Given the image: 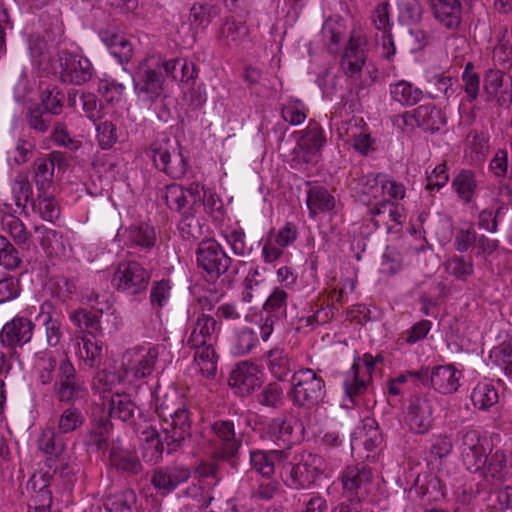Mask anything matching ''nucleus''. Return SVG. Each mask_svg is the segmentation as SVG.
Listing matches in <instances>:
<instances>
[{
	"label": "nucleus",
	"instance_id": "obj_1",
	"mask_svg": "<svg viewBox=\"0 0 512 512\" xmlns=\"http://www.w3.org/2000/svg\"><path fill=\"white\" fill-rule=\"evenodd\" d=\"M166 59L161 55L145 58L133 77V87L137 99L151 107L157 101L163 103L166 98Z\"/></svg>",
	"mask_w": 512,
	"mask_h": 512
},
{
	"label": "nucleus",
	"instance_id": "obj_2",
	"mask_svg": "<svg viewBox=\"0 0 512 512\" xmlns=\"http://www.w3.org/2000/svg\"><path fill=\"white\" fill-rule=\"evenodd\" d=\"M204 445L213 459L233 463L242 446V436L236 433L232 420H217L210 424Z\"/></svg>",
	"mask_w": 512,
	"mask_h": 512
},
{
	"label": "nucleus",
	"instance_id": "obj_3",
	"mask_svg": "<svg viewBox=\"0 0 512 512\" xmlns=\"http://www.w3.org/2000/svg\"><path fill=\"white\" fill-rule=\"evenodd\" d=\"M146 155L153 161L154 166L173 179L182 178L188 168L181 146L176 139L159 135L151 142Z\"/></svg>",
	"mask_w": 512,
	"mask_h": 512
},
{
	"label": "nucleus",
	"instance_id": "obj_4",
	"mask_svg": "<svg viewBox=\"0 0 512 512\" xmlns=\"http://www.w3.org/2000/svg\"><path fill=\"white\" fill-rule=\"evenodd\" d=\"M288 396L295 406L311 409L324 402L326 384L324 379L310 368L295 371L291 377Z\"/></svg>",
	"mask_w": 512,
	"mask_h": 512
},
{
	"label": "nucleus",
	"instance_id": "obj_5",
	"mask_svg": "<svg viewBox=\"0 0 512 512\" xmlns=\"http://www.w3.org/2000/svg\"><path fill=\"white\" fill-rule=\"evenodd\" d=\"M326 472L324 458L317 454L308 453L299 459L295 456L292 461L282 465L281 477L284 484L291 489L309 488L316 478Z\"/></svg>",
	"mask_w": 512,
	"mask_h": 512
},
{
	"label": "nucleus",
	"instance_id": "obj_6",
	"mask_svg": "<svg viewBox=\"0 0 512 512\" xmlns=\"http://www.w3.org/2000/svg\"><path fill=\"white\" fill-rule=\"evenodd\" d=\"M151 270L137 260L120 261L111 278L114 289L127 296L144 294L151 280Z\"/></svg>",
	"mask_w": 512,
	"mask_h": 512
},
{
	"label": "nucleus",
	"instance_id": "obj_7",
	"mask_svg": "<svg viewBox=\"0 0 512 512\" xmlns=\"http://www.w3.org/2000/svg\"><path fill=\"white\" fill-rule=\"evenodd\" d=\"M197 265L210 279L216 280L227 273L236 275L240 262L233 264L222 246L215 240L202 241L196 251Z\"/></svg>",
	"mask_w": 512,
	"mask_h": 512
},
{
	"label": "nucleus",
	"instance_id": "obj_8",
	"mask_svg": "<svg viewBox=\"0 0 512 512\" xmlns=\"http://www.w3.org/2000/svg\"><path fill=\"white\" fill-rule=\"evenodd\" d=\"M459 451L462 463L471 473L483 469L487 455L492 451V444L478 430L468 429L460 433Z\"/></svg>",
	"mask_w": 512,
	"mask_h": 512
},
{
	"label": "nucleus",
	"instance_id": "obj_9",
	"mask_svg": "<svg viewBox=\"0 0 512 512\" xmlns=\"http://www.w3.org/2000/svg\"><path fill=\"white\" fill-rule=\"evenodd\" d=\"M403 424L414 435H425L434 424V405L425 395L411 397L403 408Z\"/></svg>",
	"mask_w": 512,
	"mask_h": 512
},
{
	"label": "nucleus",
	"instance_id": "obj_10",
	"mask_svg": "<svg viewBox=\"0 0 512 512\" xmlns=\"http://www.w3.org/2000/svg\"><path fill=\"white\" fill-rule=\"evenodd\" d=\"M373 471L365 463L346 466L340 473L339 480L344 494L348 498L365 500L374 487Z\"/></svg>",
	"mask_w": 512,
	"mask_h": 512
},
{
	"label": "nucleus",
	"instance_id": "obj_11",
	"mask_svg": "<svg viewBox=\"0 0 512 512\" xmlns=\"http://www.w3.org/2000/svg\"><path fill=\"white\" fill-rule=\"evenodd\" d=\"M60 80L63 83L81 85L93 76V65L90 60L80 52L60 50L57 53Z\"/></svg>",
	"mask_w": 512,
	"mask_h": 512
},
{
	"label": "nucleus",
	"instance_id": "obj_12",
	"mask_svg": "<svg viewBox=\"0 0 512 512\" xmlns=\"http://www.w3.org/2000/svg\"><path fill=\"white\" fill-rule=\"evenodd\" d=\"M289 293L281 287H275L263 304L260 317V336L267 341L274 331V326L287 315Z\"/></svg>",
	"mask_w": 512,
	"mask_h": 512
},
{
	"label": "nucleus",
	"instance_id": "obj_13",
	"mask_svg": "<svg viewBox=\"0 0 512 512\" xmlns=\"http://www.w3.org/2000/svg\"><path fill=\"white\" fill-rule=\"evenodd\" d=\"M173 415L162 424V433L166 442L168 454L176 452L182 447L185 440L191 435V421L189 411L180 403Z\"/></svg>",
	"mask_w": 512,
	"mask_h": 512
},
{
	"label": "nucleus",
	"instance_id": "obj_14",
	"mask_svg": "<svg viewBox=\"0 0 512 512\" xmlns=\"http://www.w3.org/2000/svg\"><path fill=\"white\" fill-rule=\"evenodd\" d=\"M158 358L155 347H134L127 350L122 357V368L125 376L131 379H142L149 376Z\"/></svg>",
	"mask_w": 512,
	"mask_h": 512
},
{
	"label": "nucleus",
	"instance_id": "obj_15",
	"mask_svg": "<svg viewBox=\"0 0 512 512\" xmlns=\"http://www.w3.org/2000/svg\"><path fill=\"white\" fill-rule=\"evenodd\" d=\"M382 360L383 358L380 355L373 358L371 355L365 354L363 363H354L351 368L346 371L343 386L345 394L351 400L365 393L371 381V373L375 364Z\"/></svg>",
	"mask_w": 512,
	"mask_h": 512
},
{
	"label": "nucleus",
	"instance_id": "obj_16",
	"mask_svg": "<svg viewBox=\"0 0 512 512\" xmlns=\"http://www.w3.org/2000/svg\"><path fill=\"white\" fill-rule=\"evenodd\" d=\"M54 391L60 403L69 405L83 397L84 389L76 379V369L67 358L61 360L59 364Z\"/></svg>",
	"mask_w": 512,
	"mask_h": 512
},
{
	"label": "nucleus",
	"instance_id": "obj_17",
	"mask_svg": "<svg viewBox=\"0 0 512 512\" xmlns=\"http://www.w3.org/2000/svg\"><path fill=\"white\" fill-rule=\"evenodd\" d=\"M483 96L487 103L508 108L512 104V81L501 70L488 69L483 76Z\"/></svg>",
	"mask_w": 512,
	"mask_h": 512
},
{
	"label": "nucleus",
	"instance_id": "obj_18",
	"mask_svg": "<svg viewBox=\"0 0 512 512\" xmlns=\"http://www.w3.org/2000/svg\"><path fill=\"white\" fill-rule=\"evenodd\" d=\"M191 477L188 467L180 464L162 466L154 469L150 477V483L154 490L162 496H166L186 483Z\"/></svg>",
	"mask_w": 512,
	"mask_h": 512
},
{
	"label": "nucleus",
	"instance_id": "obj_19",
	"mask_svg": "<svg viewBox=\"0 0 512 512\" xmlns=\"http://www.w3.org/2000/svg\"><path fill=\"white\" fill-rule=\"evenodd\" d=\"M221 331V323L213 316L199 313L188 328V336L186 340L187 347H200L206 344H214L217 342Z\"/></svg>",
	"mask_w": 512,
	"mask_h": 512
},
{
	"label": "nucleus",
	"instance_id": "obj_20",
	"mask_svg": "<svg viewBox=\"0 0 512 512\" xmlns=\"http://www.w3.org/2000/svg\"><path fill=\"white\" fill-rule=\"evenodd\" d=\"M434 20L444 29L455 32L462 23L461 0H424Z\"/></svg>",
	"mask_w": 512,
	"mask_h": 512
},
{
	"label": "nucleus",
	"instance_id": "obj_21",
	"mask_svg": "<svg viewBox=\"0 0 512 512\" xmlns=\"http://www.w3.org/2000/svg\"><path fill=\"white\" fill-rule=\"evenodd\" d=\"M297 421L292 417L279 415L272 418L264 427V437L290 452L292 446L299 441L295 432Z\"/></svg>",
	"mask_w": 512,
	"mask_h": 512
},
{
	"label": "nucleus",
	"instance_id": "obj_22",
	"mask_svg": "<svg viewBox=\"0 0 512 512\" xmlns=\"http://www.w3.org/2000/svg\"><path fill=\"white\" fill-rule=\"evenodd\" d=\"M34 328L35 325L30 319L16 316L3 326L0 342L11 349L22 347L32 339Z\"/></svg>",
	"mask_w": 512,
	"mask_h": 512
},
{
	"label": "nucleus",
	"instance_id": "obj_23",
	"mask_svg": "<svg viewBox=\"0 0 512 512\" xmlns=\"http://www.w3.org/2000/svg\"><path fill=\"white\" fill-rule=\"evenodd\" d=\"M259 374L260 371L255 364L243 361L232 370L229 385L235 389L237 394L249 395L261 385Z\"/></svg>",
	"mask_w": 512,
	"mask_h": 512
},
{
	"label": "nucleus",
	"instance_id": "obj_24",
	"mask_svg": "<svg viewBox=\"0 0 512 512\" xmlns=\"http://www.w3.org/2000/svg\"><path fill=\"white\" fill-rule=\"evenodd\" d=\"M291 452L287 450H261L255 449L250 451L249 462L251 468L262 475L270 478L275 473L276 465L282 467L283 463L290 459Z\"/></svg>",
	"mask_w": 512,
	"mask_h": 512
},
{
	"label": "nucleus",
	"instance_id": "obj_25",
	"mask_svg": "<svg viewBox=\"0 0 512 512\" xmlns=\"http://www.w3.org/2000/svg\"><path fill=\"white\" fill-rule=\"evenodd\" d=\"M325 142L322 128L316 122H310L297 141L299 157L305 163H316L319 151Z\"/></svg>",
	"mask_w": 512,
	"mask_h": 512
},
{
	"label": "nucleus",
	"instance_id": "obj_26",
	"mask_svg": "<svg viewBox=\"0 0 512 512\" xmlns=\"http://www.w3.org/2000/svg\"><path fill=\"white\" fill-rule=\"evenodd\" d=\"M369 212L375 227H384L388 232L392 231L394 226L401 225L405 218L402 206L390 200L376 202L369 208Z\"/></svg>",
	"mask_w": 512,
	"mask_h": 512
},
{
	"label": "nucleus",
	"instance_id": "obj_27",
	"mask_svg": "<svg viewBox=\"0 0 512 512\" xmlns=\"http://www.w3.org/2000/svg\"><path fill=\"white\" fill-rule=\"evenodd\" d=\"M36 320L40 321L44 328L48 346L56 347L59 345L64 333L56 306L52 301L46 300L40 305Z\"/></svg>",
	"mask_w": 512,
	"mask_h": 512
},
{
	"label": "nucleus",
	"instance_id": "obj_28",
	"mask_svg": "<svg viewBox=\"0 0 512 512\" xmlns=\"http://www.w3.org/2000/svg\"><path fill=\"white\" fill-rule=\"evenodd\" d=\"M404 118L406 123L409 118L414 119L418 127L432 133L439 131L446 124L442 110L433 103H426L411 112H406Z\"/></svg>",
	"mask_w": 512,
	"mask_h": 512
},
{
	"label": "nucleus",
	"instance_id": "obj_29",
	"mask_svg": "<svg viewBox=\"0 0 512 512\" xmlns=\"http://www.w3.org/2000/svg\"><path fill=\"white\" fill-rule=\"evenodd\" d=\"M366 58V41L361 37H352L342 55L341 69L345 75L352 77L362 70Z\"/></svg>",
	"mask_w": 512,
	"mask_h": 512
},
{
	"label": "nucleus",
	"instance_id": "obj_30",
	"mask_svg": "<svg viewBox=\"0 0 512 512\" xmlns=\"http://www.w3.org/2000/svg\"><path fill=\"white\" fill-rule=\"evenodd\" d=\"M126 245L134 248L140 257V253H150L157 243L155 228L149 224L141 223L131 225L125 230Z\"/></svg>",
	"mask_w": 512,
	"mask_h": 512
},
{
	"label": "nucleus",
	"instance_id": "obj_31",
	"mask_svg": "<svg viewBox=\"0 0 512 512\" xmlns=\"http://www.w3.org/2000/svg\"><path fill=\"white\" fill-rule=\"evenodd\" d=\"M462 372L453 365H439L431 369L430 386L442 394H452L460 387Z\"/></svg>",
	"mask_w": 512,
	"mask_h": 512
},
{
	"label": "nucleus",
	"instance_id": "obj_32",
	"mask_svg": "<svg viewBox=\"0 0 512 512\" xmlns=\"http://www.w3.org/2000/svg\"><path fill=\"white\" fill-rule=\"evenodd\" d=\"M217 39L226 48H239L249 40V29L245 22L227 18L218 31Z\"/></svg>",
	"mask_w": 512,
	"mask_h": 512
},
{
	"label": "nucleus",
	"instance_id": "obj_33",
	"mask_svg": "<svg viewBox=\"0 0 512 512\" xmlns=\"http://www.w3.org/2000/svg\"><path fill=\"white\" fill-rule=\"evenodd\" d=\"M306 205L309 216L315 218L319 214L334 212L336 199L325 187L314 185L307 190Z\"/></svg>",
	"mask_w": 512,
	"mask_h": 512
},
{
	"label": "nucleus",
	"instance_id": "obj_34",
	"mask_svg": "<svg viewBox=\"0 0 512 512\" xmlns=\"http://www.w3.org/2000/svg\"><path fill=\"white\" fill-rule=\"evenodd\" d=\"M27 488L35 493L29 500L27 512H50L52 495L43 476L34 474L28 481Z\"/></svg>",
	"mask_w": 512,
	"mask_h": 512
},
{
	"label": "nucleus",
	"instance_id": "obj_35",
	"mask_svg": "<svg viewBox=\"0 0 512 512\" xmlns=\"http://www.w3.org/2000/svg\"><path fill=\"white\" fill-rule=\"evenodd\" d=\"M85 414L75 404L63 408L52 421V427L67 435L80 429L85 423Z\"/></svg>",
	"mask_w": 512,
	"mask_h": 512
},
{
	"label": "nucleus",
	"instance_id": "obj_36",
	"mask_svg": "<svg viewBox=\"0 0 512 512\" xmlns=\"http://www.w3.org/2000/svg\"><path fill=\"white\" fill-rule=\"evenodd\" d=\"M68 435L60 433L56 428L46 427L39 438V448L45 454L59 458L66 455Z\"/></svg>",
	"mask_w": 512,
	"mask_h": 512
},
{
	"label": "nucleus",
	"instance_id": "obj_37",
	"mask_svg": "<svg viewBox=\"0 0 512 512\" xmlns=\"http://www.w3.org/2000/svg\"><path fill=\"white\" fill-rule=\"evenodd\" d=\"M213 345L189 347L195 350L192 369L207 379L214 378L217 370V356Z\"/></svg>",
	"mask_w": 512,
	"mask_h": 512
},
{
	"label": "nucleus",
	"instance_id": "obj_38",
	"mask_svg": "<svg viewBox=\"0 0 512 512\" xmlns=\"http://www.w3.org/2000/svg\"><path fill=\"white\" fill-rule=\"evenodd\" d=\"M389 94L392 101L405 107L414 106L423 98V91L406 80H398L391 83L389 85Z\"/></svg>",
	"mask_w": 512,
	"mask_h": 512
},
{
	"label": "nucleus",
	"instance_id": "obj_39",
	"mask_svg": "<svg viewBox=\"0 0 512 512\" xmlns=\"http://www.w3.org/2000/svg\"><path fill=\"white\" fill-rule=\"evenodd\" d=\"M76 356L88 368H99L103 358L101 342L92 341L85 337H76Z\"/></svg>",
	"mask_w": 512,
	"mask_h": 512
},
{
	"label": "nucleus",
	"instance_id": "obj_40",
	"mask_svg": "<svg viewBox=\"0 0 512 512\" xmlns=\"http://www.w3.org/2000/svg\"><path fill=\"white\" fill-rule=\"evenodd\" d=\"M477 473L485 480L494 479L503 481L509 475V467L504 451L497 449L487 455V462L483 463V469Z\"/></svg>",
	"mask_w": 512,
	"mask_h": 512
},
{
	"label": "nucleus",
	"instance_id": "obj_41",
	"mask_svg": "<svg viewBox=\"0 0 512 512\" xmlns=\"http://www.w3.org/2000/svg\"><path fill=\"white\" fill-rule=\"evenodd\" d=\"M142 457L151 464H155L162 459L164 452V434L162 435L155 428H147L142 432Z\"/></svg>",
	"mask_w": 512,
	"mask_h": 512
},
{
	"label": "nucleus",
	"instance_id": "obj_42",
	"mask_svg": "<svg viewBox=\"0 0 512 512\" xmlns=\"http://www.w3.org/2000/svg\"><path fill=\"white\" fill-rule=\"evenodd\" d=\"M137 407L127 394H113L108 403L109 416L128 424H134Z\"/></svg>",
	"mask_w": 512,
	"mask_h": 512
},
{
	"label": "nucleus",
	"instance_id": "obj_43",
	"mask_svg": "<svg viewBox=\"0 0 512 512\" xmlns=\"http://www.w3.org/2000/svg\"><path fill=\"white\" fill-rule=\"evenodd\" d=\"M265 361L271 375L280 381H283L292 371V360L284 349L269 350Z\"/></svg>",
	"mask_w": 512,
	"mask_h": 512
},
{
	"label": "nucleus",
	"instance_id": "obj_44",
	"mask_svg": "<svg viewBox=\"0 0 512 512\" xmlns=\"http://www.w3.org/2000/svg\"><path fill=\"white\" fill-rule=\"evenodd\" d=\"M101 40L108 47L111 55L119 62L128 61L132 56L131 43L121 34L111 30H105L100 33Z\"/></svg>",
	"mask_w": 512,
	"mask_h": 512
},
{
	"label": "nucleus",
	"instance_id": "obj_45",
	"mask_svg": "<svg viewBox=\"0 0 512 512\" xmlns=\"http://www.w3.org/2000/svg\"><path fill=\"white\" fill-rule=\"evenodd\" d=\"M198 70L193 62L185 58L166 60V77L182 83H190L197 77Z\"/></svg>",
	"mask_w": 512,
	"mask_h": 512
},
{
	"label": "nucleus",
	"instance_id": "obj_46",
	"mask_svg": "<svg viewBox=\"0 0 512 512\" xmlns=\"http://www.w3.org/2000/svg\"><path fill=\"white\" fill-rule=\"evenodd\" d=\"M55 163L50 157L38 158L34 162V183L37 192H51L54 178Z\"/></svg>",
	"mask_w": 512,
	"mask_h": 512
},
{
	"label": "nucleus",
	"instance_id": "obj_47",
	"mask_svg": "<svg viewBox=\"0 0 512 512\" xmlns=\"http://www.w3.org/2000/svg\"><path fill=\"white\" fill-rule=\"evenodd\" d=\"M31 207L44 221L54 222L60 216V207L51 192H39L37 197L31 200Z\"/></svg>",
	"mask_w": 512,
	"mask_h": 512
},
{
	"label": "nucleus",
	"instance_id": "obj_48",
	"mask_svg": "<svg viewBox=\"0 0 512 512\" xmlns=\"http://www.w3.org/2000/svg\"><path fill=\"white\" fill-rule=\"evenodd\" d=\"M35 233L44 251L49 255L64 253L65 244L60 231L50 229L44 225L35 226Z\"/></svg>",
	"mask_w": 512,
	"mask_h": 512
},
{
	"label": "nucleus",
	"instance_id": "obj_49",
	"mask_svg": "<svg viewBox=\"0 0 512 512\" xmlns=\"http://www.w3.org/2000/svg\"><path fill=\"white\" fill-rule=\"evenodd\" d=\"M475 173L471 170H461L452 180V188L458 197L466 204L470 203L477 191Z\"/></svg>",
	"mask_w": 512,
	"mask_h": 512
},
{
	"label": "nucleus",
	"instance_id": "obj_50",
	"mask_svg": "<svg viewBox=\"0 0 512 512\" xmlns=\"http://www.w3.org/2000/svg\"><path fill=\"white\" fill-rule=\"evenodd\" d=\"M109 459L113 467L127 473L137 474L142 469L136 454L120 447H113L111 449Z\"/></svg>",
	"mask_w": 512,
	"mask_h": 512
},
{
	"label": "nucleus",
	"instance_id": "obj_51",
	"mask_svg": "<svg viewBox=\"0 0 512 512\" xmlns=\"http://www.w3.org/2000/svg\"><path fill=\"white\" fill-rule=\"evenodd\" d=\"M456 82V78L444 72L429 75L427 78V83L430 88L428 91L429 97L432 99L451 97L455 92L453 86Z\"/></svg>",
	"mask_w": 512,
	"mask_h": 512
},
{
	"label": "nucleus",
	"instance_id": "obj_52",
	"mask_svg": "<svg viewBox=\"0 0 512 512\" xmlns=\"http://www.w3.org/2000/svg\"><path fill=\"white\" fill-rule=\"evenodd\" d=\"M158 195L159 199L174 212H181L188 203L186 189L176 183L164 186Z\"/></svg>",
	"mask_w": 512,
	"mask_h": 512
},
{
	"label": "nucleus",
	"instance_id": "obj_53",
	"mask_svg": "<svg viewBox=\"0 0 512 512\" xmlns=\"http://www.w3.org/2000/svg\"><path fill=\"white\" fill-rule=\"evenodd\" d=\"M69 319L74 326L82 332L93 337L102 334V327L99 316L85 309H78L70 313Z\"/></svg>",
	"mask_w": 512,
	"mask_h": 512
},
{
	"label": "nucleus",
	"instance_id": "obj_54",
	"mask_svg": "<svg viewBox=\"0 0 512 512\" xmlns=\"http://www.w3.org/2000/svg\"><path fill=\"white\" fill-rule=\"evenodd\" d=\"M470 397L474 407L483 411L494 406L499 400L497 389L488 382H479L473 388Z\"/></svg>",
	"mask_w": 512,
	"mask_h": 512
},
{
	"label": "nucleus",
	"instance_id": "obj_55",
	"mask_svg": "<svg viewBox=\"0 0 512 512\" xmlns=\"http://www.w3.org/2000/svg\"><path fill=\"white\" fill-rule=\"evenodd\" d=\"M445 271L459 281H467L474 274V261L470 257L453 255L444 262Z\"/></svg>",
	"mask_w": 512,
	"mask_h": 512
},
{
	"label": "nucleus",
	"instance_id": "obj_56",
	"mask_svg": "<svg viewBox=\"0 0 512 512\" xmlns=\"http://www.w3.org/2000/svg\"><path fill=\"white\" fill-rule=\"evenodd\" d=\"M11 194L16 207L25 213L28 202L33 200L32 185L26 175L18 174L15 177L11 183Z\"/></svg>",
	"mask_w": 512,
	"mask_h": 512
},
{
	"label": "nucleus",
	"instance_id": "obj_57",
	"mask_svg": "<svg viewBox=\"0 0 512 512\" xmlns=\"http://www.w3.org/2000/svg\"><path fill=\"white\" fill-rule=\"evenodd\" d=\"M258 344V337L249 327L241 328L235 332L231 351L234 355L243 356L250 353Z\"/></svg>",
	"mask_w": 512,
	"mask_h": 512
},
{
	"label": "nucleus",
	"instance_id": "obj_58",
	"mask_svg": "<svg viewBox=\"0 0 512 512\" xmlns=\"http://www.w3.org/2000/svg\"><path fill=\"white\" fill-rule=\"evenodd\" d=\"M172 291V282L170 279H160L152 282L149 293V301L153 309L161 310L165 307Z\"/></svg>",
	"mask_w": 512,
	"mask_h": 512
},
{
	"label": "nucleus",
	"instance_id": "obj_59",
	"mask_svg": "<svg viewBox=\"0 0 512 512\" xmlns=\"http://www.w3.org/2000/svg\"><path fill=\"white\" fill-rule=\"evenodd\" d=\"M218 13L219 9L216 5L209 3L194 4L190 9L191 24L204 30Z\"/></svg>",
	"mask_w": 512,
	"mask_h": 512
},
{
	"label": "nucleus",
	"instance_id": "obj_60",
	"mask_svg": "<svg viewBox=\"0 0 512 512\" xmlns=\"http://www.w3.org/2000/svg\"><path fill=\"white\" fill-rule=\"evenodd\" d=\"M113 425L108 419H99L88 433L86 443L89 446H95L97 449L107 447V441L110 437Z\"/></svg>",
	"mask_w": 512,
	"mask_h": 512
},
{
	"label": "nucleus",
	"instance_id": "obj_61",
	"mask_svg": "<svg viewBox=\"0 0 512 512\" xmlns=\"http://www.w3.org/2000/svg\"><path fill=\"white\" fill-rule=\"evenodd\" d=\"M472 62L466 63L461 75L463 90L469 103L474 102L480 93L481 79L480 75L473 71Z\"/></svg>",
	"mask_w": 512,
	"mask_h": 512
},
{
	"label": "nucleus",
	"instance_id": "obj_62",
	"mask_svg": "<svg viewBox=\"0 0 512 512\" xmlns=\"http://www.w3.org/2000/svg\"><path fill=\"white\" fill-rule=\"evenodd\" d=\"M2 226L17 244L29 246L31 234L19 218L13 215L5 216L2 219Z\"/></svg>",
	"mask_w": 512,
	"mask_h": 512
},
{
	"label": "nucleus",
	"instance_id": "obj_63",
	"mask_svg": "<svg viewBox=\"0 0 512 512\" xmlns=\"http://www.w3.org/2000/svg\"><path fill=\"white\" fill-rule=\"evenodd\" d=\"M322 37L328 49L333 52L337 50L344 34L343 24L334 18H328L322 26Z\"/></svg>",
	"mask_w": 512,
	"mask_h": 512
},
{
	"label": "nucleus",
	"instance_id": "obj_64",
	"mask_svg": "<svg viewBox=\"0 0 512 512\" xmlns=\"http://www.w3.org/2000/svg\"><path fill=\"white\" fill-rule=\"evenodd\" d=\"M135 502V492L133 490L126 489L110 497L105 506L108 512H130Z\"/></svg>",
	"mask_w": 512,
	"mask_h": 512
}]
</instances>
